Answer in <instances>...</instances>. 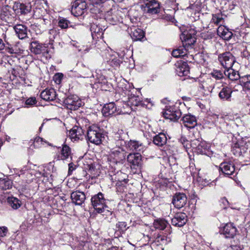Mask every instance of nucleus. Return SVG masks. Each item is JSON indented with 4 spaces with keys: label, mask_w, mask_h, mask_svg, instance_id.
<instances>
[{
    "label": "nucleus",
    "mask_w": 250,
    "mask_h": 250,
    "mask_svg": "<svg viewBox=\"0 0 250 250\" xmlns=\"http://www.w3.org/2000/svg\"><path fill=\"white\" fill-rule=\"evenodd\" d=\"M240 85L245 90H250V75H246L241 77L239 80Z\"/></svg>",
    "instance_id": "obj_39"
},
{
    "label": "nucleus",
    "mask_w": 250,
    "mask_h": 250,
    "mask_svg": "<svg viewBox=\"0 0 250 250\" xmlns=\"http://www.w3.org/2000/svg\"><path fill=\"white\" fill-rule=\"evenodd\" d=\"M229 250H242L241 248L237 245L231 246L229 248Z\"/></svg>",
    "instance_id": "obj_60"
},
{
    "label": "nucleus",
    "mask_w": 250,
    "mask_h": 250,
    "mask_svg": "<svg viewBox=\"0 0 250 250\" xmlns=\"http://www.w3.org/2000/svg\"><path fill=\"white\" fill-rule=\"evenodd\" d=\"M184 41H182L183 45L174 49L172 52V55L175 58L184 57L188 54V51L192 48V46L196 42V39L195 35L187 33L184 35Z\"/></svg>",
    "instance_id": "obj_1"
},
{
    "label": "nucleus",
    "mask_w": 250,
    "mask_h": 250,
    "mask_svg": "<svg viewBox=\"0 0 250 250\" xmlns=\"http://www.w3.org/2000/svg\"><path fill=\"white\" fill-rule=\"evenodd\" d=\"M239 146V143H236L234 144V146L232 147L231 149V151L232 152L233 154L236 156L242 155V152L240 150Z\"/></svg>",
    "instance_id": "obj_48"
},
{
    "label": "nucleus",
    "mask_w": 250,
    "mask_h": 250,
    "mask_svg": "<svg viewBox=\"0 0 250 250\" xmlns=\"http://www.w3.org/2000/svg\"><path fill=\"white\" fill-rule=\"evenodd\" d=\"M187 221L188 216L185 213L178 212L171 219V224L175 227H182L186 224Z\"/></svg>",
    "instance_id": "obj_15"
},
{
    "label": "nucleus",
    "mask_w": 250,
    "mask_h": 250,
    "mask_svg": "<svg viewBox=\"0 0 250 250\" xmlns=\"http://www.w3.org/2000/svg\"><path fill=\"white\" fill-rule=\"evenodd\" d=\"M65 106L71 110L78 109L82 105V102L80 98L76 95H71L63 101Z\"/></svg>",
    "instance_id": "obj_8"
},
{
    "label": "nucleus",
    "mask_w": 250,
    "mask_h": 250,
    "mask_svg": "<svg viewBox=\"0 0 250 250\" xmlns=\"http://www.w3.org/2000/svg\"><path fill=\"white\" fill-rule=\"evenodd\" d=\"M9 3H4L1 4L0 8V17L2 20L8 23H11L14 20L16 14L12 8L9 5Z\"/></svg>",
    "instance_id": "obj_7"
},
{
    "label": "nucleus",
    "mask_w": 250,
    "mask_h": 250,
    "mask_svg": "<svg viewBox=\"0 0 250 250\" xmlns=\"http://www.w3.org/2000/svg\"><path fill=\"white\" fill-rule=\"evenodd\" d=\"M128 146L130 149L138 151L142 150L144 148L142 143L136 141H130L128 143Z\"/></svg>",
    "instance_id": "obj_40"
},
{
    "label": "nucleus",
    "mask_w": 250,
    "mask_h": 250,
    "mask_svg": "<svg viewBox=\"0 0 250 250\" xmlns=\"http://www.w3.org/2000/svg\"><path fill=\"white\" fill-rule=\"evenodd\" d=\"M129 228L127 223L124 221H119L116 225V232L120 234L125 233L126 230Z\"/></svg>",
    "instance_id": "obj_37"
},
{
    "label": "nucleus",
    "mask_w": 250,
    "mask_h": 250,
    "mask_svg": "<svg viewBox=\"0 0 250 250\" xmlns=\"http://www.w3.org/2000/svg\"><path fill=\"white\" fill-rule=\"evenodd\" d=\"M142 7L145 13L152 15L157 14L160 11L159 3L156 0H147Z\"/></svg>",
    "instance_id": "obj_11"
},
{
    "label": "nucleus",
    "mask_w": 250,
    "mask_h": 250,
    "mask_svg": "<svg viewBox=\"0 0 250 250\" xmlns=\"http://www.w3.org/2000/svg\"><path fill=\"white\" fill-rule=\"evenodd\" d=\"M30 50L35 54H42L44 56L48 53L47 47L40 43L38 42L35 41L30 43Z\"/></svg>",
    "instance_id": "obj_18"
},
{
    "label": "nucleus",
    "mask_w": 250,
    "mask_h": 250,
    "mask_svg": "<svg viewBox=\"0 0 250 250\" xmlns=\"http://www.w3.org/2000/svg\"><path fill=\"white\" fill-rule=\"evenodd\" d=\"M211 75L213 78L217 80H222L224 78V72H222L220 70H214L211 73Z\"/></svg>",
    "instance_id": "obj_46"
},
{
    "label": "nucleus",
    "mask_w": 250,
    "mask_h": 250,
    "mask_svg": "<svg viewBox=\"0 0 250 250\" xmlns=\"http://www.w3.org/2000/svg\"><path fill=\"white\" fill-rule=\"evenodd\" d=\"M243 56L245 57H250V54H249L248 52L246 50L243 51Z\"/></svg>",
    "instance_id": "obj_63"
},
{
    "label": "nucleus",
    "mask_w": 250,
    "mask_h": 250,
    "mask_svg": "<svg viewBox=\"0 0 250 250\" xmlns=\"http://www.w3.org/2000/svg\"><path fill=\"white\" fill-rule=\"evenodd\" d=\"M107 19V20L108 21H109L110 22V23L111 24H115V22H116L114 20L113 18L112 17L110 18V17H107L106 18Z\"/></svg>",
    "instance_id": "obj_62"
},
{
    "label": "nucleus",
    "mask_w": 250,
    "mask_h": 250,
    "mask_svg": "<svg viewBox=\"0 0 250 250\" xmlns=\"http://www.w3.org/2000/svg\"><path fill=\"white\" fill-rule=\"evenodd\" d=\"M175 71L180 77L187 76L189 72V68L187 62L182 61L177 62L175 64Z\"/></svg>",
    "instance_id": "obj_16"
},
{
    "label": "nucleus",
    "mask_w": 250,
    "mask_h": 250,
    "mask_svg": "<svg viewBox=\"0 0 250 250\" xmlns=\"http://www.w3.org/2000/svg\"><path fill=\"white\" fill-rule=\"evenodd\" d=\"M153 225L156 229L164 230L168 225V223L164 219H158L154 221Z\"/></svg>",
    "instance_id": "obj_38"
},
{
    "label": "nucleus",
    "mask_w": 250,
    "mask_h": 250,
    "mask_svg": "<svg viewBox=\"0 0 250 250\" xmlns=\"http://www.w3.org/2000/svg\"><path fill=\"white\" fill-rule=\"evenodd\" d=\"M220 169L224 175L229 176L234 173L235 167L233 164L230 162H225L220 164Z\"/></svg>",
    "instance_id": "obj_20"
},
{
    "label": "nucleus",
    "mask_w": 250,
    "mask_h": 250,
    "mask_svg": "<svg viewBox=\"0 0 250 250\" xmlns=\"http://www.w3.org/2000/svg\"><path fill=\"white\" fill-rule=\"evenodd\" d=\"M221 202L224 205L225 207H223L224 208H226V206L228 204L229 202L227 200L226 198H223L221 199Z\"/></svg>",
    "instance_id": "obj_59"
},
{
    "label": "nucleus",
    "mask_w": 250,
    "mask_h": 250,
    "mask_svg": "<svg viewBox=\"0 0 250 250\" xmlns=\"http://www.w3.org/2000/svg\"><path fill=\"white\" fill-rule=\"evenodd\" d=\"M220 119L224 120L227 125L229 124H230L231 125H233L235 124L234 123V117L231 116L226 115L225 116H221L220 117Z\"/></svg>",
    "instance_id": "obj_47"
},
{
    "label": "nucleus",
    "mask_w": 250,
    "mask_h": 250,
    "mask_svg": "<svg viewBox=\"0 0 250 250\" xmlns=\"http://www.w3.org/2000/svg\"><path fill=\"white\" fill-rule=\"evenodd\" d=\"M232 91L228 86L223 87L219 93V98L223 100L230 101Z\"/></svg>",
    "instance_id": "obj_35"
},
{
    "label": "nucleus",
    "mask_w": 250,
    "mask_h": 250,
    "mask_svg": "<svg viewBox=\"0 0 250 250\" xmlns=\"http://www.w3.org/2000/svg\"><path fill=\"white\" fill-rule=\"evenodd\" d=\"M14 30L16 35L21 40H23L27 37V28L23 24H17L14 26Z\"/></svg>",
    "instance_id": "obj_29"
},
{
    "label": "nucleus",
    "mask_w": 250,
    "mask_h": 250,
    "mask_svg": "<svg viewBox=\"0 0 250 250\" xmlns=\"http://www.w3.org/2000/svg\"><path fill=\"white\" fill-rule=\"evenodd\" d=\"M153 142L155 145L158 146H162L167 143V137L165 134L160 133L154 136Z\"/></svg>",
    "instance_id": "obj_33"
},
{
    "label": "nucleus",
    "mask_w": 250,
    "mask_h": 250,
    "mask_svg": "<svg viewBox=\"0 0 250 250\" xmlns=\"http://www.w3.org/2000/svg\"><path fill=\"white\" fill-rule=\"evenodd\" d=\"M71 155V148L66 145H64L62 146L61 150V156L62 160L66 159Z\"/></svg>",
    "instance_id": "obj_41"
},
{
    "label": "nucleus",
    "mask_w": 250,
    "mask_h": 250,
    "mask_svg": "<svg viewBox=\"0 0 250 250\" xmlns=\"http://www.w3.org/2000/svg\"><path fill=\"white\" fill-rule=\"evenodd\" d=\"M217 35L225 40H229L233 33L228 28L225 26L220 25L218 27L217 30Z\"/></svg>",
    "instance_id": "obj_28"
},
{
    "label": "nucleus",
    "mask_w": 250,
    "mask_h": 250,
    "mask_svg": "<svg viewBox=\"0 0 250 250\" xmlns=\"http://www.w3.org/2000/svg\"><path fill=\"white\" fill-rule=\"evenodd\" d=\"M63 75L61 73H56L53 77V80L56 84H60L63 78Z\"/></svg>",
    "instance_id": "obj_50"
},
{
    "label": "nucleus",
    "mask_w": 250,
    "mask_h": 250,
    "mask_svg": "<svg viewBox=\"0 0 250 250\" xmlns=\"http://www.w3.org/2000/svg\"><path fill=\"white\" fill-rule=\"evenodd\" d=\"M142 161L141 155L139 153H130L127 156V161L134 168L141 166Z\"/></svg>",
    "instance_id": "obj_21"
},
{
    "label": "nucleus",
    "mask_w": 250,
    "mask_h": 250,
    "mask_svg": "<svg viewBox=\"0 0 250 250\" xmlns=\"http://www.w3.org/2000/svg\"><path fill=\"white\" fill-rule=\"evenodd\" d=\"M115 149H113L110 152L109 159L111 162L117 164H123L125 161L126 156V152L123 147L124 146H117Z\"/></svg>",
    "instance_id": "obj_4"
},
{
    "label": "nucleus",
    "mask_w": 250,
    "mask_h": 250,
    "mask_svg": "<svg viewBox=\"0 0 250 250\" xmlns=\"http://www.w3.org/2000/svg\"><path fill=\"white\" fill-rule=\"evenodd\" d=\"M125 133L122 129H119L115 134L114 139L116 141V146H125L126 145V142L125 141Z\"/></svg>",
    "instance_id": "obj_31"
},
{
    "label": "nucleus",
    "mask_w": 250,
    "mask_h": 250,
    "mask_svg": "<svg viewBox=\"0 0 250 250\" xmlns=\"http://www.w3.org/2000/svg\"><path fill=\"white\" fill-rule=\"evenodd\" d=\"M237 229L233 224L228 223L223 227L221 233L227 238H232L236 235Z\"/></svg>",
    "instance_id": "obj_19"
},
{
    "label": "nucleus",
    "mask_w": 250,
    "mask_h": 250,
    "mask_svg": "<svg viewBox=\"0 0 250 250\" xmlns=\"http://www.w3.org/2000/svg\"><path fill=\"white\" fill-rule=\"evenodd\" d=\"M49 38L51 40H53L59 36L58 31L55 28L50 29L49 31Z\"/></svg>",
    "instance_id": "obj_51"
},
{
    "label": "nucleus",
    "mask_w": 250,
    "mask_h": 250,
    "mask_svg": "<svg viewBox=\"0 0 250 250\" xmlns=\"http://www.w3.org/2000/svg\"><path fill=\"white\" fill-rule=\"evenodd\" d=\"M85 69H86V72L84 74L85 76H83V77H89L91 74V71L88 68H85Z\"/></svg>",
    "instance_id": "obj_61"
},
{
    "label": "nucleus",
    "mask_w": 250,
    "mask_h": 250,
    "mask_svg": "<svg viewBox=\"0 0 250 250\" xmlns=\"http://www.w3.org/2000/svg\"><path fill=\"white\" fill-rule=\"evenodd\" d=\"M83 134V129L77 126H74L69 132V136L71 139H79Z\"/></svg>",
    "instance_id": "obj_32"
},
{
    "label": "nucleus",
    "mask_w": 250,
    "mask_h": 250,
    "mask_svg": "<svg viewBox=\"0 0 250 250\" xmlns=\"http://www.w3.org/2000/svg\"><path fill=\"white\" fill-rule=\"evenodd\" d=\"M187 202V197L184 193H176L172 197V203L174 207L180 209L184 207Z\"/></svg>",
    "instance_id": "obj_14"
},
{
    "label": "nucleus",
    "mask_w": 250,
    "mask_h": 250,
    "mask_svg": "<svg viewBox=\"0 0 250 250\" xmlns=\"http://www.w3.org/2000/svg\"><path fill=\"white\" fill-rule=\"evenodd\" d=\"M72 202L78 206H82L84 204L86 195L83 192L76 190L71 194Z\"/></svg>",
    "instance_id": "obj_17"
},
{
    "label": "nucleus",
    "mask_w": 250,
    "mask_h": 250,
    "mask_svg": "<svg viewBox=\"0 0 250 250\" xmlns=\"http://www.w3.org/2000/svg\"><path fill=\"white\" fill-rule=\"evenodd\" d=\"M12 181L9 179H3L0 182V187L3 190L12 188Z\"/></svg>",
    "instance_id": "obj_44"
},
{
    "label": "nucleus",
    "mask_w": 250,
    "mask_h": 250,
    "mask_svg": "<svg viewBox=\"0 0 250 250\" xmlns=\"http://www.w3.org/2000/svg\"><path fill=\"white\" fill-rule=\"evenodd\" d=\"M86 12V3L83 0H76L72 4L71 13L75 17L83 15Z\"/></svg>",
    "instance_id": "obj_10"
},
{
    "label": "nucleus",
    "mask_w": 250,
    "mask_h": 250,
    "mask_svg": "<svg viewBox=\"0 0 250 250\" xmlns=\"http://www.w3.org/2000/svg\"><path fill=\"white\" fill-rule=\"evenodd\" d=\"M70 23V22L64 18L59 17L58 19V26L61 29L67 28Z\"/></svg>",
    "instance_id": "obj_45"
},
{
    "label": "nucleus",
    "mask_w": 250,
    "mask_h": 250,
    "mask_svg": "<svg viewBox=\"0 0 250 250\" xmlns=\"http://www.w3.org/2000/svg\"><path fill=\"white\" fill-rule=\"evenodd\" d=\"M167 237L165 235H160L158 236L157 239H158V241H161L162 242L164 243L165 241L167 240Z\"/></svg>",
    "instance_id": "obj_58"
},
{
    "label": "nucleus",
    "mask_w": 250,
    "mask_h": 250,
    "mask_svg": "<svg viewBox=\"0 0 250 250\" xmlns=\"http://www.w3.org/2000/svg\"><path fill=\"white\" fill-rule=\"evenodd\" d=\"M239 68L240 64L235 63V65H233L232 67L225 69L224 71L225 76L232 81L240 80L241 77H240L239 72Z\"/></svg>",
    "instance_id": "obj_12"
},
{
    "label": "nucleus",
    "mask_w": 250,
    "mask_h": 250,
    "mask_svg": "<svg viewBox=\"0 0 250 250\" xmlns=\"http://www.w3.org/2000/svg\"><path fill=\"white\" fill-rule=\"evenodd\" d=\"M117 110V107L114 103H110L104 105L102 112L105 117H108L114 114Z\"/></svg>",
    "instance_id": "obj_30"
},
{
    "label": "nucleus",
    "mask_w": 250,
    "mask_h": 250,
    "mask_svg": "<svg viewBox=\"0 0 250 250\" xmlns=\"http://www.w3.org/2000/svg\"><path fill=\"white\" fill-rule=\"evenodd\" d=\"M130 36L134 41H142L145 38V32L140 28L134 27L132 29Z\"/></svg>",
    "instance_id": "obj_34"
},
{
    "label": "nucleus",
    "mask_w": 250,
    "mask_h": 250,
    "mask_svg": "<svg viewBox=\"0 0 250 250\" xmlns=\"http://www.w3.org/2000/svg\"><path fill=\"white\" fill-rule=\"evenodd\" d=\"M86 137L88 141L96 145L102 144L103 140L104 139L103 130L95 124L88 127Z\"/></svg>",
    "instance_id": "obj_3"
},
{
    "label": "nucleus",
    "mask_w": 250,
    "mask_h": 250,
    "mask_svg": "<svg viewBox=\"0 0 250 250\" xmlns=\"http://www.w3.org/2000/svg\"><path fill=\"white\" fill-rule=\"evenodd\" d=\"M191 146L193 148H196L198 153L205 154L208 148V145L206 142H200L199 140H192Z\"/></svg>",
    "instance_id": "obj_23"
},
{
    "label": "nucleus",
    "mask_w": 250,
    "mask_h": 250,
    "mask_svg": "<svg viewBox=\"0 0 250 250\" xmlns=\"http://www.w3.org/2000/svg\"><path fill=\"white\" fill-rule=\"evenodd\" d=\"M105 29V28L104 29L103 28L99 25L93 24L90 28L92 38L95 40L102 39L103 38L104 31Z\"/></svg>",
    "instance_id": "obj_27"
},
{
    "label": "nucleus",
    "mask_w": 250,
    "mask_h": 250,
    "mask_svg": "<svg viewBox=\"0 0 250 250\" xmlns=\"http://www.w3.org/2000/svg\"><path fill=\"white\" fill-rule=\"evenodd\" d=\"M68 174L70 175L72 171L76 169V166L73 163H70L68 164Z\"/></svg>",
    "instance_id": "obj_57"
},
{
    "label": "nucleus",
    "mask_w": 250,
    "mask_h": 250,
    "mask_svg": "<svg viewBox=\"0 0 250 250\" xmlns=\"http://www.w3.org/2000/svg\"><path fill=\"white\" fill-rule=\"evenodd\" d=\"M103 56H105L107 62L112 67H117L120 66L121 61L113 54H111L108 50L104 52Z\"/></svg>",
    "instance_id": "obj_22"
},
{
    "label": "nucleus",
    "mask_w": 250,
    "mask_h": 250,
    "mask_svg": "<svg viewBox=\"0 0 250 250\" xmlns=\"http://www.w3.org/2000/svg\"><path fill=\"white\" fill-rule=\"evenodd\" d=\"M218 60L225 69L232 67L235 63H238L236 61L234 56L229 52H226L219 54Z\"/></svg>",
    "instance_id": "obj_5"
},
{
    "label": "nucleus",
    "mask_w": 250,
    "mask_h": 250,
    "mask_svg": "<svg viewBox=\"0 0 250 250\" xmlns=\"http://www.w3.org/2000/svg\"><path fill=\"white\" fill-rule=\"evenodd\" d=\"M32 6L30 2L15 1L12 9L16 15H25L31 12Z\"/></svg>",
    "instance_id": "obj_6"
},
{
    "label": "nucleus",
    "mask_w": 250,
    "mask_h": 250,
    "mask_svg": "<svg viewBox=\"0 0 250 250\" xmlns=\"http://www.w3.org/2000/svg\"><path fill=\"white\" fill-rule=\"evenodd\" d=\"M2 38H0V51L4 52L10 54H16L17 50L13 44L8 42L6 40V35L2 34Z\"/></svg>",
    "instance_id": "obj_13"
},
{
    "label": "nucleus",
    "mask_w": 250,
    "mask_h": 250,
    "mask_svg": "<svg viewBox=\"0 0 250 250\" xmlns=\"http://www.w3.org/2000/svg\"><path fill=\"white\" fill-rule=\"evenodd\" d=\"M198 87L200 90L203 92H211L214 87L213 81L211 78L207 79L204 81L198 83Z\"/></svg>",
    "instance_id": "obj_26"
},
{
    "label": "nucleus",
    "mask_w": 250,
    "mask_h": 250,
    "mask_svg": "<svg viewBox=\"0 0 250 250\" xmlns=\"http://www.w3.org/2000/svg\"><path fill=\"white\" fill-rule=\"evenodd\" d=\"M181 115L182 114L180 110L178 107L175 106H167L165 111L163 112V116L166 119L173 121L178 120Z\"/></svg>",
    "instance_id": "obj_9"
},
{
    "label": "nucleus",
    "mask_w": 250,
    "mask_h": 250,
    "mask_svg": "<svg viewBox=\"0 0 250 250\" xmlns=\"http://www.w3.org/2000/svg\"><path fill=\"white\" fill-rule=\"evenodd\" d=\"M128 103L131 106H138L142 104L141 98L138 96H131L128 98Z\"/></svg>",
    "instance_id": "obj_43"
},
{
    "label": "nucleus",
    "mask_w": 250,
    "mask_h": 250,
    "mask_svg": "<svg viewBox=\"0 0 250 250\" xmlns=\"http://www.w3.org/2000/svg\"><path fill=\"white\" fill-rule=\"evenodd\" d=\"M107 250H118V248L117 247H111V248L108 249Z\"/></svg>",
    "instance_id": "obj_64"
},
{
    "label": "nucleus",
    "mask_w": 250,
    "mask_h": 250,
    "mask_svg": "<svg viewBox=\"0 0 250 250\" xmlns=\"http://www.w3.org/2000/svg\"><path fill=\"white\" fill-rule=\"evenodd\" d=\"M179 141L183 145L184 147H185V148L188 147L189 143H188V141L186 139V138L181 137Z\"/></svg>",
    "instance_id": "obj_55"
},
{
    "label": "nucleus",
    "mask_w": 250,
    "mask_h": 250,
    "mask_svg": "<svg viewBox=\"0 0 250 250\" xmlns=\"http://www.w3.org/2000/svg\"><path fill=\"white\" fill-rule=\"evenodd\" d=\"M56 92L53 88H46L40 94L41 98L46 101H52L55 100L56 97Z\"/></svg>",
    "instance_id": "obj_25"
},
{
    "label": "nucleus",
    "mask_w": 250,
    "mask_h": 250,
    "mask_svg": "<svg viewBox=\"0 0 250 250\" xmlns=\"http://www.w3.org/2000/svg\"><path fill=\"white\" fill-rule=\"evenodd\" d=\"M182 124L188 128H193L197 125V121L195 116L191 114H187L183 117Z\"/></svg>",
    "instance_id": "obj_24"
},
{
    "label": "nucleus",
    "mask_w": 250,
    "mask_h": 250,
    "mask_svg": "<svg viewBox=\"0 0 250 250\" xmlns=\"http://www.w3.org/2000/svg\"><path fill=\"white\" fill-rule=\"evenodd\" d=\"M8 229L6 227H0V237H4L6 235Z\"/></svg>",
    "instance_id": "obj_54"
},
{
    "label": "nucleus",
    "mask_w": 250,
    "mask_h": 250,
    "mask_svg": "<svg viewBox=\"0 0 250 250\" xmlns=\"http://www.w3.org/2000/svg\"><path fill=\"white\" fill-rule=\"evenodd\" d=\"M37 103L35 97H32L27 99L25 102V104L28 106H32L35 105Z\"/></svg>",
    "instance_id": "obj_49"
},
{
    "label": "nucleus",
    "mask_w": 250,
    "mask_h": 250,
    "mask_svg": "<svg viewBox=\"0 0 250 250\" xmlns=\"http://www.w3.org/2000/svg\"><path fill=\"white\" fill-rule=\"evenodd\" d=\"M222 18L217 17L215 16H213L212 19V22H213L216 25H219L220 23V22L222 21Z\"/></svg>",
    "instance_id": "obj_56"
},
{
    "label": "nucleus",
    "mask_w": 250,
    "mask_h": 250,
    "mask_svg": "<svg viewBox=\"0 0 250 250\" xmlns=\"http://www.w3.org/2000/svg\"><path fill=\"white\" fill-rule=\"evenodd\" d=\"M8 202L10 206L15 209L20 207L21 205V201L17 198L11 197L8 198Z\"/></svg>",
    "instance_id": "obj_42"
},
{
    "label": "nucleus",
    "mask_w": 250,
    "mask_h": 250,
    "mask_svg": "<svg viewBox=\"0 0 250 250\" xmlns=\"http://www.w3.org/2000/svg\"><path fill=\"white\" fill-rule=\"evenodd\" d=\"M238 143H239V147L243 155L246 152L248 149V145L246 144H244V143L242 142Z\"/></svg>",
    "instance_id": "obj_52"
},
{
    "label": "nucleus",
    "mask_w": 250,
    "mask_h": 250,
    "mask_svg": "<svg viewBox=\"0 0 250 250\" xmlns=\"http://www.w3.org/2000/svg\"><path fill=\"white\" fill-rule=\"evenodd\" d=\"M91 202L95 210L98 213H103V215H111L112 212L109 210L106 205L107 200L104 198L102 192H99L91 197Z\"/></svg>",
    "instance_id": "obj_2"
},
{
    "label": "nucleus",
    "mask_w": 250,
    "mask_h": 250,
    "mask_svg": "<svg viewBox=\"0 0 250 250\" xmlns=\"http://www.w3.org/2000/svg\"><path fill=\"white\" fill-rule=\"evenodd\" d=\"M47 142L44 140V139L40 137H36L34 139H31L29 144L31 146L33 145L34 148H39L44 144H47Z\"/></svg>",
    "instance_id": "obj_36"
},
{
    "label": "nucleus",
    "mask_w": 250,
    "mask_h": 250,
    "mask_svg": "<svg viewBox=\"0 0 250 250\" xmlns=\"http://www.w3.org/2000/svg\"><path fill=\"white\" fill-rule=\"evenodd\" d=\"M106 0H89L90 3L94 6H100L104 3Z\"/></svg>",
    "instance_id": "obj_53"
}]
</instances>
